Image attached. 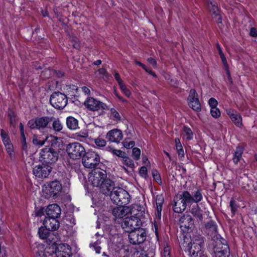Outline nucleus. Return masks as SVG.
Returning <instances> with one entry per match:
<instances>
[{
    "instance_id": "obj_1",
    "label": "nucleus",
    "mask_w": 257,
    "mask_h": 257,
    "mask_svg": "<svg viewBox=\"0 0 257 257\" xmlns=\"http://www.w3.org/2000/svg\"><path fill=\"white\" fill-rule=\"evenodd\" d=\"M88 180L94 187L99 188L103 194L107 195L114 185V183L107 178L105 171L99 168L92 170L88 176Z\"/></svg>"
},
{
    "instance_id": "obj_2",
    "label": "nucleus",
    "mask_w": 257,
    "mask_h": 257,
    "mask_svg": "<svg viewBox=\"0 0 257 257\" xmlns=\"http://www.w3.org/2000/svg\"><path fill=\"white\" fill-rule=\"evenodd\" d=\"M191 240L185 248L191 257H208L202 250L204 243L203 238L200 235H195Z\"/></svg>"
},
{
    "instance_id": "obj_3",
    "label": "nucleus",
    "mask_w": 257,
    "mask_h": 257,
    "mask_svg": "<svg viewBox=\"0 0 257 257\" xmlns=\"http://www.w3.org/2000/svg\"><path fill=\"white\" fill-rule=\"evenodd\" d=\"M109 195L111 200L118 205H125L130 202V196L128 193L121 188L114 187V185Z\"/></svg>"
},
{
    "instance_id": "obj_4",
    "label": "nucleus",
    "mask_w": 257,
    "mask_h": 257,
    "mask_svg": "<svg viewBox=\"0 0 257 257\" xmlns=\"http://www.w3.org/2000/svg\"><path fill=\"white\" fill-rule=\"evenodd\" d=\"M40 159L47 164L56 162L58 159V153L52 148L45 147L40 153Z\"/></svg>"
},
{
    "instance_id": "obj_5",
    "label": "nucleus",
    "mask_w": 257,
    "mask_h": 257,
    "mask_svg": "<svg viewBox=\"0 0 257 257\" xmlns=\"http://www.w3.org/2000/svg\"><path fill=\"white\" fill-rule=\"evenodd\" d=\"M69 156L72 159H79L85 153L84 147L79 143H72L68 144L66 148Z\"/></svg>"
},
{
    "instance_id": "obj_6",
    "label": "nucleus",
    "mask_w": 257,
    "mask_h": 257,
    "mask_svg": "<svg viewBox=\"0 0 257 257\" xmlns=\"http://www.w3.org/2000/svg\"><path fill=\"white\" fill-rule=\"evenodd\" d=\"M62 186L59 182L55 181L45 185L43 187V193L46 198L55 197L61 191Z\"/></svg>"
},
{
    "instance_id": "obj_7",
    "label": "nucleus",
    "mask_w": 257,
    "mask_h": 257,
    "mask_svg": "<svg viewBox=\"0 0 257 257\" xmlns=\"http://www.w3.org/2000/svg\"><path fill=\"white\" fill-rule=\"evenodd\" d=\"M99 162V156L94 152L88 151L83 156L82 163L85 168H94Z\"/></svg>"
},
{
    "instance_id": "obj_8",
    "label": "nucleus",
    "mask_w": 257,
    "mask_h": 257,
    "mask_svg": "<svg viewBox=\"0 0 257 257\" xmlns=\"http://www.w3.org/2000/svg\"><path fill=\"white\" fill-rule=\"evenodd\" d=\"M141 225V220L136 216H132L130 217H125L122 223L121 226L126 232H130L140 228Z\"/></svg>"
},
{
    "instance_id": "obj_9",
    "label": "nucleus",
    "mask_w": 257,
    "mask_h": 257,
    "mask_svg": "<svg viewBox=\"0 0 257 257\" xmlns=\"http://www.w3.org/2000/svg\"><path fill=\"white\" fill-rule=\"evenodd\" d=\"M50 102L54 107L60 109L66 105L67 99L64 94L60 92H54L50 97Z\"/></svg>"
},
{
    "instance_id": "obj_10",
    "label": "nucleus",
    "mask_w": 257,
    "mask_h": 257,
    "mask_svg": "<svg viewBox=\"0 0 257 257\" xmlns=\"http://www.w3.org/2000/svg\"><path fill=\"white\" fill-rule=\"evenodd\" d=\"M84 104L86 108L92 111H98L100 109L105 110L108 108L105 103L92 97H88L85 100Z\"/></svg>"
},
{
    "instance_id": "obj_11",
    "label": "nucleus",
    "mask_w": 257,
    "mask_h": 257,
    "mask_svg": "<svg viewBox=\"0 0 257 257\" xmlns=\"http://www.w3.org/2000/svg\"><path fill=\"white\" fill-rule=\"evenodd\" d=\"M128 239L130 243L137 244L143 243L146 238V233L143 228H139L129 232Z\"/></svg>"
},
{
    "instance_id": "obj_12",
    "label": "nucleus",
    "mask_w": 257,
    "mask_h": 257,
    "mask_svg": "<svg viewBox=\"0 0 257 257\" xmlns=\"http://www.w3.org/2000/svg\"><path fill=\"white\" fill-rule=\"evenodd\" d=\"M52 120V117L44 116L32 119L28 122L29 126L32 129L41 130L45 128Z\"/></svg>"
},
{
    "instance_id": "obj_13",
    "label": "nucleus",
    "mask_w": 257,
    "mask_h": 257,
    "mask_svg": "<svg viewBox=\"0 0 257 257\" xmlns=\"http://www.w3.org/2000/svg\"><path fill=\"white\" fill-rule=\"evenodd\" d=\"M183 197L188 202V205H191L193 203L197 204L203 199V194L201 189H197L193 191L192 194L187 191H183Z\"/></svg>"
},
{
    "instance_id": "obj_14",
    "label": "nucleus",
    "mask_w": 257,
    "mask_h": 257,
    "mask_svg": "<svg viewBox=\"0 0 257 257\" xmlns=\"http://www.w3.org/2000/svg\"><path fill=\"white\" fill-rule=\"evenodd\" d=\"M183 197L188 202V205H191L193 203L197 204L203 199V194L201 189H197L193 191L192 194L187 191H183Z\"/></svg>"
},
{
    "instance_id": "obj_15",
    "label": "nucleus",
    "mask_w": 257,
    "mask_h": 257,
    "mask_svg": "<svg viewBox=\"0 0 257 257\" xmlns=\"http://www.w3.org/2000/svg\"><path fill=\"white\" fill-rule=\"evenodd\" d=\"M52 170V167L48 164H42L36 166L33 170V174L40 178H47Z\"/></svg>"
},
{
    "instance_id": "obj_16",
    "label": "nucleus",
    "mask_w": 257,
    "mask_h": 257,
    "mask_svg": "<svg viewBox=\"0 0 257 257\" xmlns=\"http://www.w3.org/2000/svg\"><path fill=\"white\" fill-rule=\"evenodd\" d=\"M188 105L195 111L201 110V104L198 98V94L194 89H191L188 97Z\"/></svg>"
},
{
    "instance_id": "obj_17",
    "label": "nucleus",
    "mask_w": 257,
    "mask_h": 257,
    "mask_svg": "<svg viewBox=\"0 0 257 257\" xmlns=\"http://www.w3.org/2000/svg\"><path fill=\"white\" fill-rule=\"evenodd\" d=\"M53 257H70L72 252L70 246L65 243L59 244L55 248V252Z\"/></svg>"
},
{
    "instance_id": "obj_18",
    "label": "nucleus",
    "mask_w": 257,
    "mask_h": 257,
    "mask_svg": "<svg viewBox=\"0 0 257 257\" xmlns=\"http://www.w3.org/2000/svg\"><path fill=\"white\" fill-rule=\"evenodd\" d=\"M175 203L173 206L174 211L176 213H181L184 211L188 205V202L183 197V192L176 196L174 198Z\"/></svg>"
},
{
    "instance_id": "obj_19",
    "label": "nucleus",
    "mask_w": 257,
    "mask_h": 257,
    "mask_svg": "<svg viewBox=\"0 0 257 257\" xmlns=\"http://www.w3.org/2000/svg\"><path fill=\"white\" fill-rule=\"evenodd\" d=\"M123 138L122 132L120 130L113 129L109 131L106 135L108 141L112 143H119Z\"/></svg>"
},
{
    "instance_id": "obj_20",
    "label": "nucleus",
    "mask_w": 257,
    "mask_h": 257,
    "mask_svg": "<svg viewBox=\"0 0 257 257\" xmlns=\"http://www.w3.org/2000/svg\"><path fill=\"white\" fill-rule=\"evenodd\" d=\"M131 212V210L128 207L121 205L113 209L112 214L115 218L121 219L130 214Z\"/></svg>"
},
{
    "instance_id": "obj_21",
    "label": "nucleus",
    "mask_w": 257,
    "mask_h": 257,
    "mask_svg": "<svg viewBox=\"0 0 257 257\" xmlns=\"http://www.w3.org/2000/svg\"><path fill=\"white\" fill-rule=\"evenodd\" d=\"M57 218L48 217L44 220L43 225L47 229L53 231L57 229L59 227V222Z\"/></svg>"
},
{
    "instance_id": "obj_22",
    "label": "nucleus",
    "mask_w": 257,
    "mask_h": 257,
    "mask_svg": "<svg viewBox=\"0 0 257 257\" xmlns=\"http://www.w3.org/2000/svg\"><path fill=\"white\" fill-rule=\"evenodd\" d=\"M60 207L56 204H53L48 206L46 212L49 217L58 218L61 214Z\"/></svg>"
},
{
    "instance_id": "obj_23",
    "label": "nucleus",
    "mask_w": 257,
    "mask_h": 257,
    "mask_svg": "<svg viewBox=\"0 0 257 257\" xmlns=\"http://www.w3.org/2000/svg\"><path fill=\"white\" fill-rule=\"evenodd\" d=\"M122 168L124 171L127 172H131L133 171L135 168V164L134 161L126 155L123 157L122 159H121Z\"/></svg>"
},
{
    "instance_id": "obj_24",
    "label": "nucleus",
    "mask_w": 257,
    "mask_h": 257,
    "mask_svg": "<svg viewBox=\"0 0 257 257\" xmlns=\"http://www.w3.org/2000/svg\"><path fill=\"white\" fill-rule=\"evenodd\" d=\"M227 114L229 116L232 121L238 127L242 125V117L239 113L234 110H228Z\"/></svg>"
},
{
    "instance_id": "obj_25",
    "label": "nucleus",
    "mask_w": 257,
    "mask_h": 257,
    "mask_svg": "<svg viewBox=\"0 0 257 257\" xmlns=\"http://www.w3.org/2000/svg\"><path fill=\"white\" fill-rule=\"evenodd\" d=\"M181 227L191 229L194 226V221L190 215H184L180 218Z\"/></svg>"
},
{
    "instance_id": "obj_26",
    "label": "nucleus",
    "mask_w": 257,
    "mask_h": 257,
    "mask_svg": "<svg viewBox=\"0 0 257 257\" xmlns=\"http://www.w3.org/2000/svg\"><path fill=\"white\" fill-rule=\"evenodd\" d=\"M34 251L35 252V257H53L54 255L46 251L44 245L42 244H37V250Z\"/></svg>"
},
{
    "instance_id": "obj_27",
    "label": "nucleus",
    "mask_w": 257,
    "mask_h": 257,
    "mask_svg": "<svg viewBox=\"0 0 257 257\" xmlns=\"http://www.w3.org/2000/svg\"><path fill=\"white\" fill-rule=\"evenodd\" d=\"M229 254L228 246L227 244H223L215 251V257H228Z\"/></svg>"
},
{
    "instance_id": "obj_28",
    "label": "nucleus",
    "mask_w": 257,
    "mask_h": 257,
    "mask_svg": "<svg viewBox=\"0 0 257 257\" xmlns=\"http://www.w3.org/2000/svg\"><path fill=\"white\" fill-rule=\"evenodd\" d=\"M190 212L192 214L199 220H202L203 218V211L200 209L198 204L193 206Z\"/></svg>"
},
{
    "instance_id": "obj_29",
    "label": "nucleus",
    "mask_w": 257,
    "mask_h": 257,
    "mask_svg": "<svg viewBox=\"0 0 257 257\" xmlns=\"http://www.w3.org/2000/svg\"><path fill=\"white\" fill-rule=\"evenodd\" d=\"M243 152V148L241 147L238 146L236 147L234 153H233L232 158L233 162L235 164H237L241 159H242V155Z\"/></svg>"
},
{
    "instance_id": "obj_30",
    "label": "nucleus",
    "mask_w": 257,
    "mask_h": 257,
    "mask_svg": "<svg viewBox=\"0 0 257 257\" xmlns=\"http://www.w3.org/2000/svg\"><path fill=\"white\" fill-rule=\"evenodd\" d=\"M66 124L68 128L75 130L78 128V120L72 116H69L66 119Z\"/></svg>"
},
{
    "instance_id": "obj_31",
    "label": "nucleus",
    "mask_w": 257,
    "mask_h": 257,
    "mask_svg": "<svg viewBox=\"0 0 257 257\" xmlns=\"http://www.w3.org/2000/svg\"><path fill=\"white\" fill-rule=\"evenodd\" d=\"M220 57V58L221 59V61H222V62L225 67V71H226V75L227 76V79H228V81L230 83H232V78L231 77V76H230V72L229 71V69H228V64H227V60L226 59V58L224 55L223 53L222 54H221L220 55H219Z\"/></svg>"
},
{
    "instance_id": "obj_32",
    "label": "nucleus",
    "mask_w": 257,
    "mask_h": 257,
    "mask_svg": "<svg viewBox=\"0 0 257 257\" xmlns=\"http://www.w3.org/2000/svg\"><path fill=\"white\" fill-rule=\"evenodd\" d=\"M52 128L55 132H59L63 129V124L58 118L52 117Z\"/></svg>"
},
{
    "instance_id": "obj_33",
    "label": "nucleus",
    "mask_w": 257,
    "mask_h": 257,
    "mask_svg": "<svg viewBox=\"0 0 257 257\" xmlns=\"http://www.w3.org/2000/svg\"><path fill=\"white\" fill-rule=\"evenodd\" d=\"M48 139V137H46L44 140H41L38 136L35 135L33 137V143L35 146L41 147L44 145Z\"/></svg>"
},
{
    "instance_id": "obj_34",
    "label": "nucleus",
    "mask_w": 257,
    "mask_h": 257,
    "mask_svg": "<svg viewBox=\"0 0 257 257\" xmlns=\"http://www.w3.org/2000/svg\"><path fill=\"white\" fill-rule=\"evenodd\" d=\"M183 135L187 140H190L193 138V132L187 126L184 127Z\"/></svg>"
},
{
    "instance_id": "obj_35",
    "label": "nucleus",
    "mask_w": 257,
    "mask_h": 257,
    "mask_svg": "<svg viewBox=\"0 0 257 257\" xmlns=\"http://www.w3.org/2000/svg\"><path fill=\"white\" fill-rule=\"evenodd\" d=\"M50 230L47 229L46 228L41 227L39 228L38 233L39 236L42 239H46L48 237Z\"/></svg>"
},
{
    "instance_id": "obj_36",
    "label": "nucleus",
    "mask_w": 257,
    "mask_h": 257,
    "mask_svg": "<svg viewBox=\"0 0 257 257\" xmlns=\"http://www.w3.org/2000/svg\"><path fill=\"white\" fill-rule=\"evenodd\" d=\"M110 117L112 119L115 121H118L120 120V115L115 109L112 108L110 109Z\"/></svg>"
},
{
    "instance_id": "obj_37",
    "label": "nucleus",
    "mask_w": 257,
    "mask_h": 257,
    "mask_svg": "<svg viewBox=\"0 0 257 257\" xmlns=\"http://www.w3.org/2000/svg\"><path fill=\"white\" fill-rule=\"evenodd\" d=\"M161 257H171V248L167 243L164 245L163 250L161 252Z\"/></svg>"
},
{
    "instance_id": "obj_38",
    "label": "nucleus",
    "mask_w": 257,
    "mask_h": 257,
    "mask_svg": "<svg viewBox=\"0 0 257 257\" xmlns=\"http://www.w3.org/2000/svg\"><path fill=\"white\" fill-rule=\"evenodd\" d=\"M208 8L210 9V11L212 15H214V16H218L219 13L218 8L212 2H210L208 4Z\"/></svg>"
},
{
    "instance_id": "obj_39",
    "label": "nucleus",
    "mask_w": 257,
    "mask_h": 257,
    "mask_svg": "<svg viewBox=\"0 0 257 257\" xmlns=\"http://www.w3.org/2000/svg\"><path fill=\"white\" fill-rule=\"evenodd\" d=\"M119 87L121 90V91L123 93V94L127 96V97H130L132 94L131 91L127 87V86L123 83H121L119 85Z\"/></svg>"
},
{
    "instance_id": "obj_40",
    "label": "nucleus",
    "mask_w": 257,
    "mask_h": 257,
    "mask_svg": "<svg viewBox=\"0 0 257 257\" xmlns=\"http://www.w3.org/2000/svg\"><path fill=\"white\" fill-rule=\"evenodd\" d=\"M152 174L154 179L156 181V182L159 184H161L162 183V180L158 171L156 170H153L152 171Z\"/></svg>"
},
{
    "instance_id": "obj_41",
    "label": "nucleus",
    "mask_w": 257,
    "mask_h": 257,
    "mask_svg": "<svg viewBox=\"0 0 257 257\" xmlns=\"http://www.w3.org/2000/svg\"><path fill=\"white\" fill-rule=\"evenodd\" d=\"M94 143L96 146L98 148L103 147L105 146L106 144L105 140L99 137L94 140Z\"/></svg>"
},
{
    "instance_id": "obj_42",
    "label": "nucleus",
    "mask_w": 257,
    "mask_h": 257,
    "mask_svg": "<svg viewBox=\"0 0 257 257\" xmlns=\"http://www.w3.org/2000/svg\"><path fill=\"white\" fill-rule=\"evenodd\" d=\"M123 146L127 149L133 148L135 145V142L129 139H125L122 142Z\"/></svg>"
},
{
    "instance_id": "obj_43",
    "label": "nucleus",
    "mask_w": 257,
    "mask_h": 257,
    "mask_svg": "<svg viewBox=\"0 0 257 257\" xmlns=\"http://www.w3.org/2000/svg\"><path fill=\"white\" fill-rule=\"evenodd\" d=\"M164 202V198L162 195L159 194L156 197V204L157 207H162V205Z\"/></svg>"
},
{
    "instance_id": "obj_44",
    "label": "nucleus",
    "mask_w": 257,
    "mask_h": 257,
    "mask_svg": "<svg viewBox=\"0 0 257 257\" xmlns=\"http://www.w3.org/2000/svg\"><path fill=\"white\" fill-rule=\"evenodd\" d=\"M1 136L4 145L11 142L8 134L4 130L1 131Z\"/></svg>"
},
{
    "instance_id": "obj_45",
    "label": "nucleus",
    "mask_w": 257,
    "mask_h": 257,
    "mask_svg": "<svg viewBox=\"0 0 257 257\" xmlns=\"http://www.w3.org/2000/svg\"><path fill=\"white\" fill-rule=\"evenodd\" d=\"M111 152L113 155L120 158L121 159H122L123 157L126 156L125 153L120 150L113 149L112 150Z\"/></svg>"
},
{
    "instance_id": "obj_46",
    "label": "nucleus",
    "mask_w": 257,
    "mask_h": 257,
    "mask_svg": "<svg viewBox=\"0 0 257 257\" xmlns=\"http://www.w3.org/2000/svg\"><path fill=\"white\" fill-rule=\"evenodd\" d=\"M229 206L230 207L232 215H234L236 211L238 206L236 205L235 201L234 200L231 199L230 200Z\"/></svg>"
},
{
    "instance_id": "obj_47",
    "label": "nucleus",
    "mask_w": 257,
    "mask_h": 257,
    "mask_svg": "<svg viewBox=\"0 0 257 257\" xmlns=\"http://www.w3.org/2000/svg\"><path fill=\"white\" fill-rule=\"evenodd\" d=\"M210 113L213 117L217 118L220 115V112L216 107L211 108Z\"/></svg>"
},
{
    "instance_id": "obj_48",
    "label": "nucleus",
    "mask_w": 257,
    "mask_h": 257,
    "mask_svg": "<svg viewBox=\"0 0 257 257\" xmlns=\"http://www.w3.org/2000/svg\"><path fill=\"white\" fill-rule=\"evenodd\" d=\"M141 150L138 148H134L133 149V156L135 159L138 160L140 158Z\"/></svg>"
},
{
    "instance_id": "obj_49",
    "label": "nucleus",
    "mask_w": 257,
    "mask_h": 257,
    "mask_svg": "<svg viewBox=\"0 0 257 257\" xmlns=\"http://www.w3.org/2000/svg\"><path fill=\"white\" fill-rule=\"evenodd\" d=\"M10 123L11 125L14 126L16 123V116L14 112H10L9 113Z\"/></svg>"
},
{
    "instance_id": "obj_50",
    "label": "nucleus",
    "mask_w": 257,
    "mask_h": 257,
    "mask_svg": "<svg viewBox=\"0 0 257 257\" xmlns=\"http://www.w3.org/2000/svg\"><path fill=\"white\" fill-rule=\"evenodd\" d=\"M178 156L180 158L182 159L184 157V152L182 145L178 146L176 147Z\"/></svg>"
},
{
    "instance_id": "obj_51",
    "label": "nucleus",
    "mask_w": 257,
    "mask_h": 257,
    "mask_svg": "<svg viewBox=\"0 0 257 257\" xmlns=\"http://www.w3.org/2000/svg\"><path fill=\"white\" fill-rule=\"evenodd\" d=\"M8 153L10 156L12 155L13 152V146L11 142L5 145Z\"/></svg>"
},
{
    "instance_id": "obj_52",
    "label": "nucleus",
    "mask_w": 257,
    "mask_h": 257,
    "mask_svg": "<svg viewBox=\"0 0 257 257\" xmlns=\"http://www.w3.org/2000/svg\"><path fill=\"white\" fill-rule=\"evenodd\" d=\"M139 174L140 176L143 177H146L147 174V169L146 167H142L139 171Z\"/></svg>"
},
{
    "instance_id": "obj_53",
    "label": "nucleus",
    "mask_w": 257,
    "mask_h": 257,
    "mask_svg": "<svg viewBox=\"0 0 257 257\" xmlns=\"http://www.w3.org/2000/svg\"><path fill=\"white\" fill-rule=\"evenodd\" d=\"M208 103L211 108L216 107L218 102L214 98H211L208 101Z\"/></svg>"
},
{
    "instance_id": "obj_54",
    "label": "nucleus",
    "mask_w": 257,
    "mask_h": 257,
    "mask_svg": "<svg viewBox=\"0 0 257 257\" xmlns=\"http://www.w3.org/2000/svg\"><path fill=\"white\" fill-rule=\"evenodd\" d=\"M21 141L23 145V149L25 150L27 149V145H26V138L25 136L24 133H23V135H21Z\"/></svg>"
},
{
    "instance_id": "obj_55",
    "label": "nucleus",
    "mask_w": 257,
    "mask_h": 257,
    "mask_svg": "<svg viewBox=\"0 0 257 257\" xmlns=\"http://www.w3.org/2000/svg\"><path fill=\"white\" fill-rule=\"evenodd\" d=\"M75 39L72 40V45L75 48L78 49L80 48V43L76 38Z\"/></svg>"
},
{
    "instance_id": "obj_56",
    "label": "nucleus",
    "mask_w": 257,
    "mask_h": 257,
    "mask_svg": "<svg viewBox=\"0 0 257 257\" xmlns=\"http://www.w3.org/2000/svg\"><path fill=\"white\" fill-rule=\"evenodd\" d=\"M148 62L154 67H156L157 62L152 57H150L148 59Z\"/></svg>"
},
{
    "instance_id": "obj_57",
    "label": "nucleus",
    "mask_w": 257,
    "mask_h": 257,
    "mask_svg": "<svg viewBox=\"0 0 257 257\" xmlns=\"http://www.w3.org/2000/svg\"><path fill=\"white\" fill-rule=\"evenodd\" d=\"M114 76L115 79L117 81V82H118L119 85L121 83H123V81H122V80L120 78L118 73H117L116 72L115 73Z\"/></svg>"
},
{
    "instance_id": "obj_58",
    "label": "nucleus",
    "mask_w": 257,
    "mask_h": 257,
    "mask_svg": "<svg viewBox=\"0 0 257 257\" xmlns=\"http://www.w3.org/2000/svg\"><path fill=\"white\" fill-rule=\"evenodd\" d=\"M162 208V207H157L156 216L159 219H160L161 217Z\"/></svg>"
},
{
    "instance_id": "obj_59",
    "label": "nucleus",
    "mask_w": 257,
    "mask_h": 257,
    "mask_svg": "<svg viewBox=\"0 0 257 257\" xmlns=\"http://www.w3.org/2000/svg\"><path fill=\"white\" fill-rule=\"evenodd\" d=\"M250 35L252 37H256L257 36V30L255 28H252L250 31Z\"/></svg>"
},
{
    "instance_id": "obj_60",
    "label": "nucleus",
    "mask_w": 257,
    "mask_h": 257,
    "mask_svg": "<svg viewBox=\"0 0 257 257\" xmlns=\"http://www.w3.org/2000/svg\"><path fill=\"white\" fill-rule=\"evenodd\" d=\"M81 90L85 94L88 95L90 93V89L86 86H83L81 88Z\"/></svg>"
},
{
    "instance_id": "obj_61",
    "label": "nucleus",
    "mask_w": 257,
    "mask_h": 257,
    "mask_svg": "<svg viewBox=\"0 0 257 257\" xmlns=\"http://www.w3.org/2000/svg\"><path fill=\"white\" fill-rule=\"evenodd\" d=\"M44 210L43 208H41L39 209L36 212V215L37 216H41L44 214Z\"/></svg>"
},
{
    "instance_id": "obj_62",
    "label": "nucleus",
    "mask_w": 257,
    "mask_h": 257,
    "mask_svg": "<svg viewBox=\"0 0 257 257\" xmlns=\"http://www.w3.org/2000/svg\"><path fill=\"white\" fill-rule=\"evenodd\" d=\"M144 70H145V71L147 72H148L150 74L152 75L153 77H157L156 74L154 72H153L152 70H151L150 69H147V67Z\"/></svg>"
},
{
    "instance_id": "obj_63",
    "label": "nucleus",
    "mask_w": 257,
    "mask_h": 257,
    "mask_svg": "<svg viewBox=\"0 0 257 257\" xmlns=\"http://www.w3.org/2000/svg\"><path fill=\"white\" fill-rule=\"evenodd\" d=\"M135 63H136L137 65H139V66H140L142 67L143 69H146V66H145V65H144V64L142 63H141V62H140V61H137V60H135Z\"/></svg>"
},
{
    "instance_id": "obj_64",
    "label": "nucleus",
    "mask_w": 257,
    "mask_h": 257,
    "mask_svg": "<svg viewBox=\"0 0 257 257\" xmlns=\"http://www.w3.org/2000/svg\"><path fill=\"white\" fill-rule=\"evenodd\" d=\"M154 227L155 228V234L157 236V237H158L159 232H158V230L157 225L156 223H155L154 224Z\"/></svg>"
}]
</instances>
